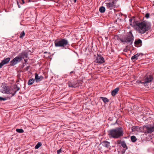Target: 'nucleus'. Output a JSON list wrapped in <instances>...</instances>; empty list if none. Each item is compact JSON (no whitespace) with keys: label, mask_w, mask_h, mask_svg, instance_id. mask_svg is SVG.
<instances>
[{"label":"nucleus","mask_w":154,"mask_h":154,"mask_svg":"<svg viewBox=\"0 0 154 154\" xmlns=\"http://www.w3.org/2000/svg\"><path fill=\"white\" fill-rule=\"evenodd\" d=\"M136 26H137V30L140 33L143 34L146 31L148 30L151 28V24L148 22L146 21H137L135 23Z\"/></svg>","instance_id":"obj_1"},{"label":"nucleus","mask_w":154,"mask_h":154,"mask_svg":"<svg viewBox=\"0 0 154 154\" xmlns=\"http://www.w3.org/2000/svg\"><path fill=\"white\" fill-rule=\"evenodd\" d=\"M108 135L111 138L118 139L123 136V128L121 127H118L115 129L110 130L109 131Z\"/></svg>","instance_id":"obj_2"},{"label":"nucleus","mask_w":154,"mask_h":154,"mask_svg":"<svg viewBox=\"0 0 154 154\" xmlns=\"http://www.w3.org/2000/svg\"><path fill=\"white\" fill-rule=\"evenodd\" d=\"M54 45L56 47H62L66 49L69 45V42L65 38H60L56 40L54 42Z\"/></svg>","instance_id":"obj_3"},{"label":"nucleus","mask_w":154,"mask_h":154,"mask_svg":"<svg viewBox=\"0 0 154 154\" xmlns=\"http://www.w3.org/2000/svg\"><path fill=\"white\" fill-rule=\"evenodd\" d=\"M133 131H136L138 132H142L143 129L145 131V132L148 133H151V132L154 131V126H144L143 128L139 126H134L133 128Z\"/></svg>","instance_id":"obj_4"},{"label":"nucleus","mask_w":154,"mask_h":154,"mask_svg":"<svg viewBox=\"0 0 154 154\" xmlns=\"http://www.w3.org/2000/svg\"><path fill=\"white\" fill-rule=\"evenodd\" d=\"M121 41L124 44L127 43L128 45H131L134 41L133 35L131 32H129L125 37L121 39Z\"/></svg>","instance_id":"obj_5"},{"label":"nucleus","mask_w":154,"mask_h":154,"mask_svg":"<svg viewBox=\"0 0 154 154\" xmlns=\"http://www.w3.org/2000/svg\"><path fill=\"white\" fill-rule=\"evenodd\" d=\"M4 89L5 90L4 92H2V93L11 94L12 95L11 97H12L14 96L16 94L17 92L19 90L20 88L17 86H15L9 90H8V87L6 86L5 87Z\"/></svg>","instance_id":"obj_6"},{"label":"nucleus","mask_w":154,"mask_h":154,"mask_svg":"<svg viewBox=\"0 0 154 154\" xmlns=\"http://www.w3.org/2000/svg\"><path fill=\"white\" fill-rule=\"evenodd\" d=\"M117 1V0H110L109 2L105 3L106 8L109 10L113 9L115 11V9L114 8H117L119 6L116 5Z\"/></svg>","instance_id":"obj_7"},{"label":"nucleus","mask_w":154,"mask_h":154,"mask_svg":"<svg viewBox=\"0 0 154 154\" xmlns=\"http://www.w3.org/2000/svg\"><path fill=\"white\" fill-rule=\"evenodd\" d=\"M79 82L78 80L70 81L68 83V86L69 87L76 88L79 87Z\"/></svg>","instance_id":"obj_8"},{"label":"nucleus","mask_w":154,"mask_h":154,"mask_svg":"<svg viewBox=\"0 0 154 154\" xmlns=\"http://www.w3.org/2000/svg\"><path fill=\"white\" fill-rule=\"evenodd\" d=\"M95 62L96 63L101 64L104 62L105 60L103 57V56L101 55H98L96 57Z\"/></svg>","instance_id":"obj_9"},{"label":"nucleus","mask_w":154,"mask_h":154,"mask_svg":"<svg viewBox=\"0 0 154 154\" xmlns=\"http://www.w3.org/2000/svg\"><path fill=\"white\" fill-rule=\"evenodd\" d=\"M20 57L22 60L23 59L25 58H27L28 57V54L27 51H23L21 53H19V55Z\"/></svg>","instance_id":"obj_10"},{"label":"nucleus","mask_w":154,"mask_h":154,"mask_svg":"<svg viewBox=\"0 0 154 154\" xmlns=\"http://www.w3.org/2000/svg\"><path fill=\"white\" fill-rule=\"evenodd\" d=\"M10 60V58L9 57H7L4 58V59L2 60L1 63H0V69L1 68L2 66L8 63Z\"/></svg>","instance_id":"obj_11"},{"label":"nucleus","mask_w":154,"mask_h":154,"mask_svg":"<svg viewBox=\"0 0 154 154\" xmlns=\"http://www.w3.org/2000/svg\"><path fill=\"white\" fill-rule=\"evenodd\" d=\"M153 78L152 75H150L147 76L145 79V81L143 82H142L141 81H140V82L141 83L143 84H145L147 83H149L150 82L152 79H153Z\"/></svg>","instance_id":"obj_12"},{"label":"nucleus","mask_w":154,"mask_h":154,"mask_svg":"<svg viewBox=\"0 0 154 154\" xmlns=\"http://www.w3.org/2000/svg\"><path fill=\"white\" fill-rule=\"evenodd\" d=\"M134 45L137 47H141L142 45V41L140 39L135 40L134 42Z\"/></svg>","instance_id":"obj_13"},{"label":"nucleus","mask_w":154,"mask_h":154,"mask_svg":"<svg viewBox=\"0 0 154 154\" xmlns=\"http://www.w3.org/2000/svg\"><path fill=\"white\" fill-rule=\"evenodd\" d=\"M35 78L34 79L36 82H38L42 81L43 78V77L42 75L38 76V74L37 73H35Z\"/></svg>","instance_id":"obj_14"},{"label":"nucleus","mask_w":154,"mask_h":154,"mask_svg":"<svg viewBox=\"0 0 154 154\" xmlns=\"http://www.w3.org/2000/svg\"><path fill=\"white\" fill-rule=\"evenodd\" d=\"M102 144L103 146L106 148H107L110 149L111 148L110 146V143L107 141H104L102 142Z\"/></svg>","instance_id":"obj_15"},{"label":"nucleus","mask_w":154,"mask_h":154,"mask_svg":"<svg viewBox=\"0 0 154 154\" xmlns=\"http://www.w3.org/2000/svg\"><path fill=\"white\" fill-rule=\"evenodd\" d=\"M119 90V88L118 87L116 88L115 89L113 90L111 92V95L113 96H114L116 95V94L117 93Z\"/></svg>","instance_id":"obj_16"},{"label":"nucleus","mask_w":154,"mask_h":154,"mask_svg":"<svg viewBox=\"0 0 154 154\" xmlns=\"http://www.w3.org/2000/svg\"><path fill=\"white\" fill-rule=\"evenodd\" d=\"M140 55V54L137 53L133 56H132L131 57V59L133 61H135L138 59V57Z\"/></svg>","instance_id":"obj_17"},{"label":"nucleus","mask_w":154,"mask_h":154,"mask_svg":"<svg viewBox=\"0 0 154 154\" xmlns=\"http://www.w3.org/2000/svg\"><path fill=\"white\" fill-rule=\"evenodd\" d=\"M120 144L123 148H125V150L128 149V148L124 141L121 142L120 143Z\"/></svg>","instance_id":"obj_18"},{"label":"nucleus","mask_w":154,"mask_h":154,"mask_svg":"<svg viewBox=\"0 0 154 154\" xmlns=\"http://www.w3.org/2000/svg\"><path fill=\"white\" fill-rule=\"evenodd\" d=\"M14 59L17 63L22 60L21 58L19 55L15 57Z\"/></svg>","instance_id":"obj_19"},{"label":"nucleus","mask_w":154,"mask_h":154,"mask_svg":"<svg viewBox=\"0 0 154 154\" xmlns=\"http://www.w3.org/2000/svg\"><path fill=\"white\" fill-rule=\"evenodd\" d=\"M10 64L11 66H14L17 64V63L16 62L14 58L10 62Z\"/></svg>","instance_id":"obj_20"},{"label":"nucleus","mask_w":154,"mask_h":154,"mask_svg":"<svg viewBox=\"0 0 154 154\" xmlns=\"http://www.w3.org/2000/svg\"><path fill=\"white\" fill-rule=\"evenodd\" d=\"M35 80L33 78L32 79H30L29 80L27 84L28 85H31L33 84Z\"/></svg>","instance_id":"obj_21"},{"label":"nucleus","mask_w":154,"mask_h":154,"mask_svg":"<svg viewBox=\"0 0 154 154\" xmlns=\"http://www.w3.org/2000/svg\"><path fill=\"white\" fill-rule=\"evenodd\" d=\"M105 8L103 6L100 7L99 9V11L101 13H104L105 11Z\"/></svg>","instance_id":"obj_22"},{"label":"nucleus","mask_w":154,"mask_h":154,"mask_svg":"<svg viewBox=\"0 0 154 154\" xmlns=\"http://www.w3.org/2000/svg\"><path fill=\"white\" fill-rule=\"evenodd\" d=\"M133 20V19L131 18H130L129 20V22H130V24L132 26H134L135 25H136L135 23L136 22V21H134L133 23L132 21Z\"/></svg>","instance_id":"obj_23"},{"label":"nucleus","mask_w":154,"mask_h":154,"mask_svg":"<svg viewBox=\"0 0 154 154\" xmlns=\"http://www.w3.org/2000/svg\"><path fill=\"white\" fill-rule=\"evenodd\" d=\"M100 98L101 99L103 102L105 103L106 102H108L109 101V99H108L106 97H100Z\"/></svg>","instance_id":"obj_24"},{"label":"nucleus","mask_w":154,"mask_h":154,"mask_svg":"<svg viewBox=\"0 0 154 154\" xmlns=\"http://www.w3.org/2000/svg\"><path fill=\"white\" fill-rule=\"evenodd\" d=\"M42 145V144L41 142L38 143L35 146V149H38Z\"/></svg>","instance_id":"obj_25"},{"label":"nucleus","mask_w":154,"mask_h":154,"mask_svg":"<svg viewBox=\"0 0 154 154\" xmlns=\"http://www.w3.org/2000/svg\"><path fill=\"white\" fill-rule=\"evenodd\" d=\"M131 141L133 142H135L137 140V138L134 136H132L131 137Z\"/></svg>","instance_id":"obj_26"},{"label":"nucleus","mask_w":154,"mask_h":154,"mask_svg":"<svg viewBox=\"0 0 154 154\" xmlns=\"http://www.w3.org/2000/svg\"><path fill=\"white\" fill-rule=\"evenodd\" d=\"M25 35V33L24 31H23L22 32L20 33V35L19 36L20 38H23L24 36Z\"/></svg>","instance_id":"obj_27"},{"label":"nucleus","mask_w":154,"mask_h":154,"mask_svg":"<svg viewBox=\"0 0 154 154\" xmlns=\"http://www.w3.org/2000/svg\"><path fill=\"white\" fill-rule=\"evenodd\" d=\"M16 131L19 133H23L24 132V131L22 129H17Z\"/></svg>","instance_id":"obj_28"},{"label":"nucleus","mask_w":154,"mask_h":154,"mask_svg":"<svg viewBox=\"0 0 154 154\" xmlns=\"http://www.w3.org/2000/svg\"><path fill=\"white\" fill-rule=\"evenodd\" d=\"M7 99V97H4L3 98L2 97H0V101H1L2 100L5 101Z\"/></svg>","instance_id":"obj_29"},{"label":"nucleus","mask_w":154,"mask_h":154,"mask_svg":"<svg viewBox=\"0 0 154 154\" xmlns=\"http://www.w3.org/2000/svg\"><path fill=\"white\" fill-rule=\"evenodd\" d=\"M150 14L149 13L146 14L145 17L147 19L149 17Z\"/></svg>","instance_id":"obj_30"},{"label":"nucleus","mask_w":154,"mask_h":154,"mask_svg":"<svg viewBox=\"0 0 154 154\" xmlns=\"http://www.w3.org/2000/svg\"><path fill=\"white\" fill-rule=\"evenodd\" d=\"M62 151V150H61V149H58V150H57V154H59L60 152H61Z\"/></svg>","instance_id":"obj_31"},{"label":"nucleus","mask_w":154,"mask_h":154,"mask_svg":"<svg viewBox=\"0 0 154 154\" xmlns=\"http://www.w3.org/2000/svg\"><path fill=\"white\" fill-rule=\"evenodd\" d=\"M17 5H18V8H20V5L19 3V2H18V1H17Z\"/></svg>","instance_id":"obj_32"},{"label":"nucleus","mask_w":154,"mask_h":154,"mask_svg":"<svg viewBox=\"0 0 154 154\" xmlns=\"http://www.w3.org/2000/svg\"><path fill=\"white\" fill-rule=\"evenodd\" d=\"M29 67V66H28L26 67V70H28Z\"/></svg>","instance_id":"obj_33"},{"label":"nucleus","mask_w":154,"mask_h":154,"mask_svg":"<svg viewBox=\"0 0 154 154\" xmlns=\"http://www.w3.org/2000/svg\"><path fill=\"white\" fill-rule=\"evenodd\" d=\"M24 61H25V63H26L27 62V60L24 59Z\"/></svg>","instance_id":"obj_34"},{"label":"nucleus","mask_w":154,"mask_h":154,"mask_svg":"<svg viewBox=\"0 0 154 154\" xmlns=\"http://www.w3.org/2000/svg\"><path fill=\"white\" fill-rule=\"evenodd\" d=\"M72 73H75V72L74 71H71L70 72V74H71Z\"/></svg>","instance_id":"obj_35"},{"label":"nucleus","mask_w":154,"mask_h":154,"mask_svg":"<svg viewBox=\"0 0 154 154\" xmlns=\"http://www.w3.org/2000/svg\"><path fill=\"white\" fill-rule=\"evenodd\" d=\"M22 3H21L22 4H24L25 3V2L24 1V0H22Z\"/></svg>","instance_id":"obj_36"},{"label":"nucleus","mask_w":154,"mask_h":154,"mask_svg":"<svg viewBox=\"0 0 154 154\" xmlns=\"http://www.w3.org/2000/svg\"><path fill=\"white\" fill-rule=\"evenodd\" d=\"M125 150L124 151H122V154H124L125 153Z\"/></svg>","instance_id":"obj_37"},{"label":"nucleus","mask_w":154,"mask_h":154,"mask_svg":"<svg viewBox=\"0 0 154 154\" xmlns=\"http://www.w3.org/2000/svg\"><path fill=\"white\" fill-rule=\"evenodd\" d=\"M74 3H75L76 2L77 0H73Z\"/></svg>","instance_id":"obj_38"},{"label":"nucleus","mask_w":154,"mask_h":154,"mask_svg":"<svg viewBox=\"0 0 154 154\" xmlns=\"http://www.w3.org/2000/svg\"><path fill=\"white\" fill-rule=\"evenodd\" d=\"M118 14H119V15H122V14H120V13H119Z\"/></svg>","instance_id":"obj_39"},{"label":"nucleus","mask_w":154,"mask_h":154,"mask_svg":"<svg viewBox=\"0 0 154 154\" xmlns=\"http://www.w3.org/2000/svg\"><path fill=\"white\" fill-rule=\"evenodd\" d=\"M153 6H154V1L153 2Z\"/></svg>","instance_id":"obj_40"}]
</instances>
